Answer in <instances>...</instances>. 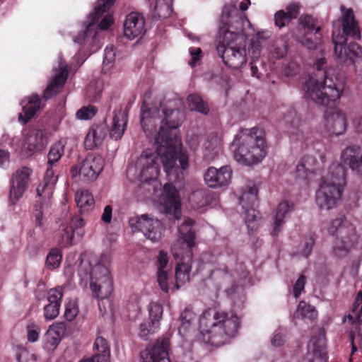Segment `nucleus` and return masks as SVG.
Instances as JSON below:
<instances>
[{"mask_svg":"<svg viewBox=\"0 0 362 362\" xmlns=\"http://www.w3.org/2000/svg\"><path fill=\"white\" fill-rule=\"evenodd\" d=\"M142 129L148 137H154L157 153L163 163L164 172L170 180L180 178L189 167V155L186 151L176 152L173 141L163 138L164 125L160 107L144 103L140 119Z\"/></svg>","mask_w":362,"mask_h":362,"instance_id":"obj_1","label":"nucleus"},{"mask_svg":"<svg viewBox=\"0 0 362 362\" xmlns=\"http://www.w3.org/2000/svg\"><path fill=\"white\" fill-rule=\"evenodd\" d=\"M219 29V40L217 51L223 63L234 69L245 65L247 61L246 42L247 33L245 26H251L250 21L238 15L235 4L223 7Z\"/></svg>","mask_w":362,"mask_h":362,"instance_id":"obj_2","label":"nucleus"},{"mask_svg":"<svg viewBox=\"0 0 362 362\" xmlns=\"http://www.w3.org/2000/svg\"><path fill=\"white\" fill-rule=\"evenodd\" d=\"M342 11L341 21L333 23L332 42L334 44V53L337 62L341 64L350 62L355 66L356 75L358 81H362V48L356 42L346 46V36L355 40L361 38V33L357 22L354 19V12L351 8Z\"/></svg>","mask_w":362,"mask_h":362,"instance_id":"obj_3","label":"nucleus"},{"mask_svg":"<svg viewBox=\"0 0 362 362\" xmlns=\"http://www.w3.org/2000/svg\"><path fill=\"white\" fill-rule=\"evenodd\" d=\"M325 59L320 58L315 63L316 71L303 85L305 95L314 103L328 106L339 100L345 88V78L335 69L322 70Z\"/></svg>","mask_w":362,"mask_h":362,"instance_id":"obj_4","label":"nucleus"},{"mask_svg":"<svg viewBox=\"0 0 362 362\" xmlns=\"http://www.w3.org/2000/svg\"><path fill=\"white\" fill-rule=\"evenodd\" d=\"M240 326V319L233 311L209 308L199 317L200 339L208 344L219 346L234 337Z\"/></svg>","mask_w":362,"mask_h":362,"instance_id":"obj_5","label":"nucleus"},{"mask_svg":"<svg viewBox=\"0 0 362 362\" xmlns=\"http://www.w3.org/2000/svg\"><path fill=\"white\" fill-rule=\"evenodd\" d=\"M112 261L110 251L103 252L100 257L86 252L81 255L78 276L81 281H90V287L97 298L108 297L112 290L109 266Z\"/></svg>","mask_w":362,"mask_h":362,"instance_id":"obj_6","label":"nucleus"},{"mask_svg":"<svg viewBox=\"0 0 362 362\" xmlns=\"http://www.w3.org/2000/svg\"><path fill=\"white\" fill-rule=\"evenodd\" d=\"M267 148L265 132L258 127L240 130L230 144L235 161L246 166L261 163L267 155Z\"/></svg>","mask_w":362,"mask_h":362,"instance_id":"obj_7","label":"nucleus"},{"mask_svg":"<svg viewBox=\"0 0 362 362\" xmlns=\"http://www.w3.org/2000/svg\"><path fill=\"white\" fill-rule=\"evenodd\" d=\"M115 0H98L94 12L90 13L88 19L81 25V30L73 37V41L81 47L83 52H88V56L83 59L78 65H81L86 58L101 47L102 42L98 36V28L107 29L112 23V15L107 14L97 25L95 22L107 11L113 5Z\"/></svg>","mask_w":362,"mask_h":362,"instance_id":"obj_8","label":"nucleus"},{"mask_svg":"<svg viewBox=\"0 0 362 362\" xmlns=\"http://www.w3.org/2000/svg\"><path fill=\"white\" fill-rule=\"evenodd\" d=\"M194 221L189 218L185 217L182 223L178 226L180 233L179 238L172 246V252L174 257L180 259L175 268V287L180 288L190 279V272L192 268V252L194 246V233L192 229Z\"/></svg>","mask_w":362,"mask_h":362,"instance_id":"obj_9","label":"nucleus"},{"mask_svg":"<svg viewBox=\"0 0 362 362\" xmlns=\"http://www.w3.org/2000/svg\"><path fill=\"white\" fill-rule=\"evenodd\" d=\"M346 185V170L338 163H332L326 176L321 178L315 192V202L322 211L337 207Z\"/></svg>","mask_w":362,"mask_h":362,"instance_id":"obj_10","label":"nucleus"},{"mask_svg":"<svg viewBox=\"0 0 362 362\" xmlns=\"http://www.w3.org/2000/svg\"><path fill=\"white\" fill-rule=\"evenodd\" d=\"M235 263V258L231 257L226 264L221 265L213 270L209 276L217 288L226 284H231V287L226 289V293L235 304L242 303L245 299L243 292V285L248 275V272L242 263H235V268L231 267Z\"/></svg>","mask_w":362,"mask_h":362,"instance_id":"obj_11","label":"nucleus"},{"mask_svg":"<svg viewBox=\"0 0 362 362\" xmlns=\"http://www.w3.org/2000/svg\"><path fill=\"white\" fill-rule=\"evenodd\" d=\"M160 156L157 153V145L156 151L146 149L140 156L131 163L127 170V176L131 181H139L145 187L146 185L151 187L153 190L160 186L158 182L160 174V165L157 158ZM160 162L161 160H160ZM163 164V163H161Z\"/></svg>","mask_w":362,"mask_h":362,"instance_id":"obj_12","label":"nucleus"},{"mask_svg":"<svg viewBox=\"0 0 362 362\" xmlns=\"http://www.w3.org/2000/svg\"><path fill=\"white\" fill-rule=\"evenodd\" d=\"M327 230L337 235L332 247L333 255L337 258L346 257L357 239L354 226L343 216L334 219Z\"/></svg>","mask_w":362,"mask_h":362,"instance_id":"obj_13","label":"nucleus"},{"mask_svg":"<svg viewBox=\"0 0 362 362\" xmlns=\"http://www.w3.org/2000/svg\"><path fill=\"white\" fill-rule=\"evenodd\" d=\"M64 153V144L62 141L54 143L47 153V168L44 176L43 182L37 188V194L42 199H49L53 193L54 185L58 177L56 175L55 168L57 167L59 160Z\"/></svg>","mask_w":362,"mask_h":362,"instance_id":"obj_14","label":"nucleus"},{"mask_svg":"<svg viewBox=\"0 0 362 362\" xmlns=\"http://www.w3.org/2000/svg\"><path fill=\"white\" fill-rule=\"evenodd\" d=\"M180 103L178 100H169L168 103H161L160 105L162 120H163L164 134L163 138H168V140L173 141L175 145L176 152L183 151L181 149L182 143L180 139L175 136L171 138L169 134V130L178 128L183 122L185 118V112L182 110L175 108V106Z\"/></svg>","mask_w":362,"mask_h":362,"instance_id":"obj_15","label":"nucleus"},{"mask_svg":"<svg viewBox=\"0 0 362 362\" xmlns=\"http://www.w3.org/2000/svg\"><path fill=\"white\" fill-rule=\"evenodd\" d=\"M129 224L133 231L141 232L153 243H158L163 238L165 230L163 224L156 218L148 214L134 216L129 218Z\"/></svg>","mask_w":362,"mask_h":362,"instance_id":"obj_16","label":"nucleus"},{"mask_svg":"<svg viewBox=\"0 0 362 362\" xmlns=\"http://www.w3.org/2000/svg\"><path fill=\"white\" fill-rule=\"evenodd\" d=\"M240 204L245 210V224L249 232L255 230L260 219L259 213L255 206L257 202V188L253 183H249L239 198Z\"/></svg>","mask_w":362,"mask_h":362,"instance_id":"obj_17","label":"nucleus"},{"mask_svg":"<svg viewBox=\"0 0 362 362\" xmlns=\"http://www.w3.org/2000/svg\"><path fill=\"white\" fill-rule=\"evenodd\" d=\"M104 159L100 156L88 155L82 162L71 169L72 177L78 176L84 182L95 181L104 168Z\"/></svg>","mask_w":362,"mask_h":362,"instance_id":"obj_18","label":"nucleus"},{"mask_svg":"<svg viewBox=\"0 0 362 362\" xmlns=\"http://www.w3.org/2000/svg\"><path fill=\"white\" fill-rule=\"evenodd\" d=\"M84 226L83 218L78 216H74L69 224H62L59 229V244L62 247L71 245L75 235L81 237L83 235Z\"/></svg>","mask_w":362,"mask_h":362,"instance_id":"obj_19","label":"nucleus"},{"mask_svg":"<svg viewBox=\"0 0 362 362\" xmlns=\"http://www.w3.org/2000/svg\"><path fill=\"white\" fill-rule=\"evenodd\" d=\"M161 205L163 213L173 216L175 219H180L181 202L178 191L172 184L164 185Z\"/></svg>","mask_w":362,"mask_h":362,"instance_id":"obj_20","label":"nucleus"},{"mask_svg":"<svg viewBox=\"0 0 362 362\" xmlns=\"http://www.w3.org/2000/svg\"><path fill=\"white\" fill-rule=\"evenodd\" d=\"M341 165L349 167L353 172L362 175V149L356 145H351L342 150L340 156Z\"/></svg>","mask_w":362,"mask_h":362,"instance_id":"obj_21","label":"nucleus"},{"mask_svg":"<svg viewBox=\"0 0 362 362\" xmlns=\"http://www.w3.org/2000/svg\"><path fill=\"white\" fill-rule=\"evenodd\" d=\"M47 143V139L42 130L31 129L24 136L23 151L27 156H32L44 149Z\"/></svg>","mask_w":362,"mask_h":362,"instance_id":"obj_22","label":"nucleus"},{"mask_svg":"<svg viewBox=\"0 0 362 362\" xmlns=\"http://www.w3.org/2000/svg\"><path fill=\"white\" fill-rule=\"evenodd\" d=\"M231 178V170L225 165L219 169L209 167L204 175L206 185L211 188H218L227 185Z\"/></svg>","mask_w":362,"mask_h":362,"instance_id":"obj_23","label":"nucleus"},{"mask_svg":"<svg viewBox=\"0 0 362 362\" xmlns=\"http://www.w3.org/2000/svg\"><path fill=\"white\" fill-rule=\"evenodd\" d=\"M169 340L158 339L149 350L141 354L143 362H170L168 358Z\"/></svg>","mask_w":362,"mask_h":362,"instance_id":"obj_24","label":"nucleus"},{"mask_svg":"<svg viewBox=\"0 0 362 362\" xmlns=\"http://www.w3.org/2000/svg\"><path fill=\"white\" fill-rule=\"evenodd\" d=\"M320 164L317 159L310 155L303 156L296 165V177L303 182H309L317 173Z\"/></svg>","mask_w":362,"mask_h":362,"instance_id":"obj_25","label":"nucleus"},{"mask_svg":"<svg viewBox=\"0 0 362 362\" xmlns=\"http://www.w3.org/2000/svg\"><path fill=\"white\" fill-rule=\"evenodd\" d=\"M31 173L32 170L30 168L24 167L13 174L10 189V199L13 204L22 197Z\"/></svg>","mask_w":362,"mask_h":362,"instance_id":"obj_26","label":"nucleus"},{"mask_svg":"<svg viewBox=\"0 0 362 362\" xmlns=\"http://www.w3.org/2000/svg\"><path fill=\"white\" fill-rule=\"evenodd\" d=\"M66 331L64 322H55L51 325L43 337V348L47 351L57 349Z\"/></svg>","mask_w":362,"mask_h":362,"instance_id":"obj_27","label":"nucleus"},{"mask_svg":"<svg viewBox=\"0 0 362 362\" xmlns=\"http://www.w3.org/2000/svg\"><path fill=\"white\" fill-rule=\"evenodd\" d=\"M347 126V119L344 112L336 110L327 114L325 120V128L327 134L339 136L343 134Z\"/></svg>","mask_w":362,"mask_h":362,"instance_id":"obj_28","label":"nucleus"},{"mask_svg":"<svg viewBox=\"0 0 362 362\" xmlns=\"http://www.w3.org/2000/svg\"><path fill=\"white\" fill-rule=\"evenodd\" d=\"M145 33V20L138 13L129 14L124 23V35L129 40L141 36Z\"/></svg>","mask_w":362,"mask_h":362,"instance_id":"obj_29","label":"nucleus"},{"mask_svg":"<svg viewBox=\"0 0 362 362\" xmlns=\"http://www.w3.org/2000/svg\"><path fill=\"white\" fill-rule=\"evenodd\" d=\"M67 74L68 67L66 65H63L62 59L61 56H59V67L56 69L54 78L50 81L44 91V98L45 99H49L58 93L59 89L64 85Z\"/></svg>","mask_w":362,"mask_h":362,"instance_id":"obj_30","label":"nucleus"},{"mask_svg":"<svg viewBox=\"0 0 362 362\" xmlns=\"http://www.w3.org/2000/svg\"><path fill=\"white\" fill-rule=\"evenodd\" d=\"M63 296L62 287L50 289L47 293L49 303L44 307V317L46 320L56 318L59 313L61 300Z\"/></svg>","mask_w":362,"mask_h":362,"instance_id":"obj_31","label":"nucleus"},{"mask_svg":"<svg viewBox=\"0 0 362 362\" xmlns=\"http://www.w3.org/2000/svg\"><path fill=\"white\" fill-rule=\"evenodd\" d=\"M23 112L18 115L19 122L26 124L40 109V100L37 95L33 94L22 102Z\"/></svg>","mask_w":362,"mask_h":362,"instance_id":"obj_32","label":"nucleus"},{"mask_svg":"<svg viewBox=\"0 0 362 362\" xmlns=\"http://www.w3.org/2000/svg\"><path fill=\"white\" fill-rule=\"evenodd\" d=\"M94 354L91 358L83 359L79 362H107L110 355L108 344L105 339L98 337L93 344Z\"/></svg>","mask_w":362,"mask_h":362,"instance_id":"obj_33","label":"nucleus"},{"mask_svg":"<svg viewBox=\"0 0 362 362\" xmlns=\"http://www.w3.org/2000/svg\"><path fill=\"white\" fill-rule=\"evenodd\" d=\"M293 205L290 204L288 202L285 201L281 202L276 210L274 216V224L272 225L270 234L272 236H276L282 230L286 214L292 210Z\"/></svg>","mask_w":362,"mask_h":362,"instance_id":"obj_34","label":"nucleus"},{"mask_svg":"<svg viewBox=\"0 0 362 362\" xmlns=\"http://www.w3.org/2000/svg\"><path fill=\"white\" fill-rule=\"evenodd\" d=\"M128 119L125 111L118 110L115 112L112 126L110 130V136L112 139H120L127 127Z\"/></svg>","mask_w":362,"mask_h":362,"instance_id":"obj_35","label":"nucleus"},{"mask_svg":"<svg viewBox=\"0 0 362 362\" xmlns=\"http://www.w3.org/2000/svg\"><path fill=\"white\" fill-rule=\"evenodd\" d=\"M222 150V140L216 134H209L204 143V157L207 160H213Z\"/></svg>","mask_w":362,"mask_h":362,"instance_id":"obj_36","label":"nucleus"},{"mask_svg":"<svg viewBox=\"0 0 362 362\" xmlns=\"http://www.w3.org/2000/svg\"><path fill=\"white\" fill-rule=\"evenodd\" d=\"M106 135L105 127L103 125H98L91 127L84 141L86 148L91 150L100 145Z\"/></svg>","mask_w":362,"mask_h":362,"instance_id":"obj_37","label":"nucleus"},{"mask_svg":"<svg viewBox=\"0 0 362 362\" xmlns=\"http://www.w3.org/2000/svg\"><path fill=\"white\" fill-rule=\"evenodd\" d=\"M300 6L298 3H291L286 7V12L281 10L274 15L275 25L279 28L286 25L291 19L296 18L299 13Z\"/></svg>","mask_w":362,"mask_h":362,"instance_id":"obj_38","label":"nucleus"},{"mask_svg":"<svg viewBox=\"0 0 362 362\" xmlns=\"http://www.w3.org/2000/svg\"><path fill=\"white\" fill-rule=\"evenodd\" d=\"M75 201L77 206L83 212H87L93 209L95 200L93 195L88 190H78L75 194Z\"/></svg>","mask_w":362,"mask_h":362,"instance_id":"obj_39","label":"nucleus"},{"mask_svg":"<svg viewBox=\"0 0 362 362\" xmlns=\"http://www.w3.org/2000/svg\"><path fill=\"white\" fill-rule=\"evenodd\" d=\"M172 0H156L153 7V17L165 19L170 16L173 11Z\"/></svg>","mask_w":362,"mask_h":362,"instance_id":"obj_40","label":"nucleus"},{"mask_svg":"<svg viewBox=\"0 0 362 362\" xmlns=\"http://www.w3.org/2000/svg\"><path fill=\"white\" fill-rule=\"evenodd\" d=\"M325 332L321 329H318L317 336L312 337L308 343V351H311L313 355H317V354H320L321 351L325 348Z\"/></svg>","mask_w":362,"mask_h":362,"instance_id":"obj_41","label":"nucleus"},{"mask_svg":"<svg viewBox=\"0 0 362 362\" xmlns=\"http://www.w3.org/2000/svg\"><path fill=\"white\" fill-rule=\"evenodd\" d=\"M148 319L153 322V324L156 326L157 325H160V320L163 317V305L158 303L152 301L148 306Z\"/></svg>","mask_w":362,"mask_h":362,"instance_id":"obj_42","label":"nucleus"},{"mask_svg":"<svg viewBox=\"0 0 362 362\" xmlns=\"http://www.w3.org/2000/svg\"><path fill=\"white\" fill-rule=\"evenodd\" d=\"M297 317L313 320L317 316V312L314 307L307 304L305 301H300L296 310Z\"/></svg>","mask_w":362,"mask_h":362,"instance_id":"obj_43","label":"nucleus"},{"mask_svg":"<svg viewBox=\"0 0 362 362\" xmlns=\"http://www.w3.org/2000/svg\"><path fill=\"white\" fill-rule=\"evenodd\" d=\"M187 103L191 110H194L203 114H207L209 107L199 95L196 94L189 95L187 98Z\"/></svg>","mask_w":362,"mask_h":362,"instance_id":"obj_44","label":"nucleus"},{"mask_svg":"<svg viewBox=\"0 0 362 362\" xmlns=\"http://www.w3.org/2000/svg\"><path fill=\"white\" fill-rule=\"evenodd\" d=\"M189 201L194 209H199L208 204L209 197L204 190H197L192 194Z\"/></svg>","mask_w":362,"mask_h":362,"instance_id":"obj_45","label":"nucleus"},{"mask_svg":"<svg viewBox=\"0 0 362 362\" xmlns=\"http://www.w3.org/2000/svg\"><path fill=\"white\" fill-rule=\"evenodd\" d=\"M299 23L303 28L308 32L315 30L317 33L320 30V25L317 24V20L310 15H303L299 18Z\"/></svg>","mask_w":362,"mask_h":362,"instance_id":"obj_46","label":"nucleus"},{"mask_svg":"<svg viewBox=\"0 0 362 362\" xmlns=\"http://www.w3.org/2000/svg\"><path fill=\"white\" fill-rule=\"evenodd\" d=\"M115 50L112 45L107 46L105 49L104 58L103 62V71L107 72L114 66L115 61Z\"/></svg>","mask_w":362,"mask_h":362,"instance_id":"obj_47","label":"nucleus"},{"mask_svg":"<svg viewBox=\"0 0 362 362\" xmlns=\"http://www.w3.org/2000/svg\"><path fill=\"white\" fill-rule=\"evenodd\" d=\"M194 319L195 314L194 312L190 309H185L180 314V320L181 321V324L178 329L179 333L182 334V332H185L189 327Z\"/></svg>","mask_w":362,"mask_h":362,"instance_id":"obj_48","label":"nucleus"},{"mask_svg":"<svg viewBox=\"0 0 362 362\" xmlns=\"http://www.w3.org/2000/svg\"><path fill=\"white\" fill-rule=\"evenodd\" d=\"M160 327V325H157V326L155 327L151 321L149 322L141 323L139 327L138 334L140 338L147 339L150 335L157 332L159 330Z\"/></svg>","mask_w":362,"mask_h":362,"instance_id":"obj_49","label":"nucleus"},{"mask_svg":"<svg viewBox=\"0 0 362 362\" xmlns=\"http://www.w3.org/2000/svg\"><path fill=\"white\" fill-rule=\"evenodd\" d=\"M62 261V254L59 249L54 248L47 256L46 265L49 269L57 268Z\"/></svg>","mask_w":362,"mask_h":362,"instance_id":"obj_50","label":"nucleus"},{"mask_svg":"<svg viewBox=\"0 0 362 362\" xmlns=\"http://www.w3.org/2000/svg\"><path fill=\"white\" fill-rule=\"evenodd\" d=\"M97 112V108L93 105L83 106L76 113V118L81 120H87L93 117Z\"/></svg>","mask_w":362,"mask_h":362,"instance_id":"obj_51","label":"nucleus"},{"mask_svg":"<svg viewBox=\"0 0 362 362\" xmlns=\"http://www.w3.org/2000/svg\"><path fill=\"white\" fill-rule=\"evenodd\" d=\"M314 245V240L313 238H306L303 240V243L299 245L298 250V255L304 257H308L312 251Z\"/></svg>","mask_w":362,"mask_h":362,"instance_id":"obj_52","label":"nucleus"},{"mask_svg":"<svg viewBox=\"0 0 362 362\" xmlns=\"http://www.w3.org/2000/svg\"><path fill=\"white\" fill-rule=\"evenodd\" d=\"M157 262L158 272H168L170 269V267L168 265V256L165 252L163 250L159 252Z\"/></svg>","mask_w":362,"mask_h":362,"instance_id":"obj_53","label":"nucleus"},{"mask_svg":"<svg viewBox=\"0 0 362 362\" xmlns=\"http://www.w3.org/2000/svg\"><path fill=\"white\" fill-rule=\"evenodd\" d=\"M191 59L189 61V64L192 67L196 66L202 57V49L199 47H191L189 49Z\"/></svg>","mask_w":362,"mask_h":362,"instance_id":"obj_54","label":"nucleus"},{"mask_svg":"<svg viewBox=\"0 0 362 362\" xmlns=\"http://www.w3.org/2000/svg\"><path fill=\"white\" fill-rule=\"evenodd\" d=\"M168 272H157V281L162 291L165 293H168L170 289Z\"/></svg>","mask_w":362,"mask_h":362,"instance_id":"obj_55","label":"nucleus"},{"mask_svg":"<svg viewBox=\"0 0 362 362\" xmlns=\"http://www.w3.org/2000/svg\"><path fill=\"white\" fill-rule=\"evenodd\" d=\"M78 308L75 302H69L65 305L64 316L69 321L73 320L78 314Z\"/></svg>","mask_w":362,"mask_h":362,"instance_id":"obj_56","label":"nucleus"},{"mask_svg":"<svg viewBox=\"0 0 362 362\" xmlns=\"http://www.w3.org/2000/svg\"><path fill=\"white\" fill-rule=\"evenodd\" d=\"M261 52V45L260 42L258 40H252L250 44V47L248 48V54L250 57L252 59H258L260 55Z\"/></svg>","mask_w":362,"mask_h":362,"instance_id":"obj_57","label":"nucleus"},{"mask_svg":"<svg viewBox=\"0 0 362 362\" xmlns=\"http://www.w3.org/2000/svg\"><path fill=\"white\" fill-rule=\"evenodd\" d=\"M28 340L30 342H35L39 338L40 328L34 323L29 324L27 326Z\"/></svg>","mask_w":362,"mask_h":362,"instance_id":"obj_58","label":"nucleus"},{"mask_svg":"<svg viewBox=\"0 0 362 362\" xmlns=\"http://www.w3.org/2000/svg\"><path fill=\"white\" fill-rule=\"evenodd\" d=\"M305 284V277L304 275H300L293 286V293L296 298H298L304 290Z\"/></svg>","mask_w":362,"mask_h":362,"instance_id":"obj_59","label":"nucleus"},{"mask_svg":"<svg viewBox=\"0 0 362 362\" xmlns=\"http://www.w3.org/2000/svg\"><path fill=\"white\" fill-rule=\"evenodd\" d=\"M284 338V334L280 330H276L271 339V344L274 347H280L285 342Z\"/></svg>","mask_w":362,"mask_h":362,"instance_id":"obj_60","label":"nucleus"},{"mask_svg":"<svg viewBox=\"0 0 362 362\" xmlns=\"http://www.w3.org/2000/svg\"><path fill=\"white\" fill-rule=\"evenodd\" d=\"M298 65L293 62H290L288 66L284 69V73L286 76H291L298 72Z\"/></svg>","mask_w":362,"mask_h":362,"instance_id":"obj_61","label":"nucleus"},{"mask_svg":"<svg viewBox=\"0 0 362 362\" xmlns=\"http://www.w3.org/2000/svg\"><path fill=\"white\" fill-rule=\"evenodd\" d=\"M112 208L111 206L107 205L104 208L103 212L101 216L102 221L105 223H110L112 221Z\"/></svg>","mask_w":362,"mask_h":362,"instance_id":"obj_62","label":"nucleus"},{"mask_svg":"<svg viewBox=\"0 0 362 362\" xmlns=\"http://www.w3.org/2000/svg\"><path fill=\"white\" fill-rule=\"evenodd\" d=\"M10 153L7 150L0 149V167H4L9 163Z\"/></svg>","mask_w":362,"mask_h":362,"instance_id":"obj_63","label":"nucleus"},{"mask_svg":"<svg viewBox=\"0 0 362 362\" xmlns=\"http://www.w3.org/2000/svg\"><path fill=\"white\" fill-rule=\"evenodd\" d=\"M1 143H6L13 147L15 145L18 146L19 139L16 137L11 138L8 134H4L1 139Z\"/></svg>","mask_w":362,"mask_h":362,"instance_id":"obj_64","label":"nucleus"}]
</instances>
